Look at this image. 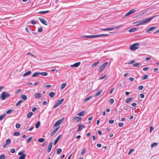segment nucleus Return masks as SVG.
<instances>
[{"instance_id":"obj_1","label":"nucleus","mask_w":159,"mask_h":159,"mask_svg":"<svg viewBox=\"0 0 159 159\" xmlns=\"http://www.w3.org/2000/svg\"><path fill=\"white\" fill-rule=\"evenodd\" d=\"M139 48V43H134L132 45L130 46L129 48L130 50L133 51H135L137 49Z\"/></svg>"},{"instance_id":"obj_2","label":"nucleus","mask_w":159,"mask_h":159,"mask_svg":"<svg viewBox=\"0 0 159 159\" xmlns=\"http://www.w3.org/2000/svg\"><path fill=\"white\" fill-rule=\"evenodd\" d=\"M10 95V94L7 93L6 92L4 91L1 95L0 98L2 100H3L6 98H8Z\"/></svg>"},{"instance_id":"obj_3","label":"nucleus","mask_w":159,"mask_h":159,"mask_svg":"<svg viewBox=\"0 0 159 159\" xmlns=\"http://www.w3.org/2000/svg\"><path fill=\"white\" fill-rule=\"evenodd\" d=\"M108 63V62H106L102 64L100 67L98 69V70L100 72H102L105 67L107 66Z\"/></svg>"},{"instance_id":"obj_4","label":"nucleus","mask_w":159,"mask_h":159,"mask_svg":"<svg viewBox=\"0 0 159 159\" xmlns=\"http://www.w3.org/2000/svg\"><path fill=\"white\" fill-rule=\"evenodd\" d=\"M157 16V15H155L149 18H145L144 20H143V23H144V24L148 22H149V21H150L152 20L153 18Z\"/></svg>"},{"instance_id":"obj_5","label":"nucleus","mask_w":159,"mask_h":159,"mask_svg":"<svg viewBox=\"0 0 159 159\" xmlns=\"http://www.w3.org/2000/svg\"><path fill=\"white\" fill-rule=\"evenodd\" d=\"M64 119V117H63L61 119H60L57 121L56 123L54 125V127H56L57 126L59 125L60 124H61L63 121V120Z\"/></svg>"},{"instance_id":"obj_6","label":"nucleus","mask_w":159,"mask_h":159,"mask_svg":"<svg viewBox=\"0 0 159 159\" xmlns=\"http://www.w3.org/2000/svg\"><path fill=\"white\" fill-rule=\"evenodd\" d=\"M64 100V99L62 98L54 106L53 108L55 109L57 107L61 105Z\"/></svg>"},{"instance_id":"obj_7","label":"nucleus","mask_w":159,"mask_h":159,"mask_svg":"<svg viewBox=\"0 0 159 159\" xmlns=\"http://www.w3.org/2000/svg\"><path fill=\"white\" fill-rule=\"evenodd\" d=\"M39 20L43 24L45 25H47L48 23L46 20L44 19L39 17L38 18Z\"/></svg>"},{"instance_id":"obj_8","label":"nucleus","mask_w":159,"mask_h":159,"mask_svg":"<svg viewBox=\"0 0 159 159\" xmlns=\"http://www.w3.org/2000/svg\"><path fill=\"white\" fill-rule=\"evenodd\" d=\"M136 11V10L134 9H132L129 11L125 15V16L126 17L127 16L130 15L132 14V13H134Z\"/></svg>"},{"instance_id":"obj_9","label":"nucleus","mask_w":159,"mask_h":159,"mask_svg":"<svg viewBox=\"0 0 159 159\" xmlns=\"http://www.w3.org/2000/svg\"><path fill=\"white\" fill-rule=\"evenodd\" d=\"M81 119V117L77 116H75L73 118V121L75 122H78Z\"/></svg>"},{"instance_id":"obj_10","label":"nucleus","mask_w":159,"mask_h":159,"mask_svg":"<svg viewBox=\"0 0 159 159\" xmlns=\"http://www.w3.org/2000/svg\"><path fill=\"white\" fill-rule=\"evenodd\" d=\"M80 63H81L80 62H77L73 65H71L70 67H77L80 65Z\"/></svg>"},{"instance_id":"obj_11","label":"nucleus","mask_w":159,"mask_h":159,"mask_svg":"<svg viewBox=\"0 0 159 159\" xmlns=\"http://www.w3.org/2000/svg\"><path fill=\"white\" fill-rule=\"evenodd\" d=\"M53 143L52 142H51L49 144L48 148L47 149V152H49L51 151L52 149V146Z\"/></svg>"},{"instance_id":"obj_12","label":"nucleus","mask_w":159,"mask_h":159,"mask_svg":"<svg viewBox=\"0 0 159 159\" xmlns=\"http://www.w3.org/2000/svg\"><path fill=\"white\" fill-rule=\"evenodd\" d=\"M78 126L79 128L78 130L77 131V132H79L81 131L82 129L83 128H84L85 127L84 125H79Z\"/></svg>"},{"instance_id":"obj_13","label":"nucleus","mask_w":159,"mask_h":159,"mask_svg":"<svg viewBox=\"0 0 159 159\" xmlns=\"http://www.w3.org/2000/svg\"><path fill=\"white\" fill-rule=\"evenodd\" d=\"M35 98H39L41 97V94L40 93H36L34 95Z\"/></svg>"},{"instance_id":"obj_14","label":"nucleus","mask_w":159,"mask_h":159,"mask_svg":"<svg viewBox=\"0 0 159 159\" xmlns=\"http://www.w3.org/2000/svg\"><path fill=\"white\" fill-rule=\"evenodd\" d=\"M61 136V135H59L57 138L54 141V145H56V143H57L58 141L59 140Z\"/></svg>"},{"instance_id":"obj_15","label":"nucleus","mask_w":159,"mask_h":159,"mask_svg":"<svg viewBox=\"0 0 159 159\" xmlns=\"http://www.w3.org/2000/svg\"><path fill=\"white\" fill-rule=\"evenodd\" d=\"M31 71H28L26 72L22 75L23 77L25 76L26 75H29L31 74Z\"/></svg>"},{"instance_id":"obj_16","label":"nucleus","mask_w":159,"mask_h":159,"mask_svg":"<svg viewBox=\"0 0 159 159\" xmlns=\"http://www.w3.org/2000/svg\"><path fill=\"white\" fill-rule=\"evenodd\" d=\"M49 11L48 10H47L46 11H41L38 12V13L43 14L45 13H48L49 12Z\"/></svg>"},{"instance_id":"obj_17","label":"nucleus","mask_w":159,"mask_h":159,"mask_svg":"<svg viewBox=\"0 0 159 159\" xmlns=\"http://www.w3.org/2000/svg\"><path fill=\"white\" fill-rule=\"evenodd\" d=\"M93 97V96H89L87 98H86L85 99L84 101V102H85L89 100H90L92 97Z\"/></svg>"},{"instance_id":"obj_18","label":"nucleus","mask_w":159,"mask_h":159,"mask_svg":"<svg viewBox=\"0 0 159 159\" xmlns=\"http://www.w3.org/2000/svg\"><path fill=\"white\" fill-rule=\"evenodd\" d=\"M141 66V63H136L133 64V66L134 67H137Z\"/></svg>"},{"instance_id":"obj_19","label":"nucleus","mask_w":159,"mask_h":159,"mask_svg":"<svg viewBox=\"0 0 159 159\" xmlns=\"http://www.w3.org/2000/svg\"><path fill=\"white\" fill-rule=\"evenodd\" d=\"M85 113V111H83L80 112L79 113L77 114V115L79 116H83Z\"/></svg>"},{"instance_id":"obj_20","label":"nucleus","mask_w":159,"mask_h":159,"mask_svg":"<svg viewBox=\"0 0 159 159\" xmlns=\"http://www.w3.org/2000/svg\"><path fill=\"white\" fill-rule=\"evenodd\" d=\"M156 28V26H153V27H151L150 28H148L146 30V32H149L150 31H151L153 29H155V28Z\"/></svg>"},{"instance_id":"obj_21","label":"nucleus","mask_w":159,"mask_h":159,"mask_svg":"<svg viewBox=\"0 0 159 159\" xmlns=\"http://www.w3.org/2000/svg\"><path fill=\"white\" fill-rule=\"evenodd\" d=\"M39 74L41 75L42 76H46L48 74V73L45 72H39Z\"/></svg>"},{"instance_id":"obj_22","label":"nucleus","mask_w":159,"mask_h":159,"mask_svg":"<svg viewBox=\"0 0 159 159\" xmlns=\"http://www.w3.org/2000/svg\"><path fill=\"white\" fill-rule=\"evenodd\" d=\"M112 28H103L101 29V30L102 31H107L112 30Z\"/></svg>"},{"instance_id":"obj_23","label":"nucleus","mask_w":159,"mask_h":159,"mask_svg":"<svg viewBox=\"0 0 159 159\" xmlns=\"http://www.w3.org/2000/svg\"><path fill=\"white\" fill-rule=\"evenodd\" d=\"M55 95V93L53 92H51L49 93V96L51 98H53Z\"/></svg>"},{"instance_id":"obj_24","label":"nucleus","mask_w":159,"mask_h":159,"mask_svg":"<svg viewBox=\"0 0 159 159\" xmlns=\"http://www.w3.org/2000/svg\"><path fill=\"white\" fill-rule=\"evenodd\" d=\"M102 92V90H100L98 92V93H96L95 94V95L94 96V97H97L99 96L101 94V93Z\"/></svg>"},{"instance_id":"obj_25","label":"nucleus","mask_w":159,"mask_h":159,"mask_svg":"<svg viewBox=\"0 0 159 159\" xmlns=\"http://www.w3.org/2000/svg\"><path fill=\"white\" fill-rule=\"evenodd\" d=\"M123 26V25H119L117 26H116V27H112V30H113L114 29H119V28H121Z\"/></svg>"},{"instance_id":"obj_26","label":"nucleus","mask_w":159,"mask_h":159,"mask_svg":"<svg viewBox=\"0 0 159 159\" xmlns=\"http://www.w3.org/2000/svg\"><path fill=\"white\" fill-rule=\"evenodd\" d=\"M21 97L24 101L26 100L27 99V96L24 95H22L21 96Z\"/></svg>"},{"instance_id":"obj_27","label":"nucleus","mask_w":159,"mask_h":159,"mask_svg":"<svg viewBox=\"0 0 159 159\" xmlns=\"http://www.w3.org/2000/svg\"><path fill=\"white\" fill-rule=\"evenodd\" d=\"M136 30H137V29L136 28H132L130 29L129 30V32H133L136 31Z\"/></svg>"},{"instance_id":"obj_28","label":"nucleus","mask_w":159,"mask_h":159,"mask_svg":"<svg viewBox=\"0 0 159 159\" xmlns=\"http://www.w3.org/2000/svg\"><path fill=\"white\" fill-rule=\"evenodd\" d=\"M23 102V101L21 100H20L16 104V106H18L20 105L21 103Z\"/></svg>"},{"instance_id":"obj_29","label":"nucleus","mask_w":159,"mask_h":159,"mask_svg":"<svg viewBox=\"0 0 159 159\" xmlns=\"http://www.w3.org/2000/svg\"><path fill=\"white\" fill-rule=\"evenodd\" d=\"M99 62H100L99 61H98L96 62V63H93L91 65V67H96L99 63Z\"/></svg>"},{"instance_id":"obj_30","label":"nucleus","mask_w":159,"mask_h":159,"mask_svg":"<svg viewBox=\"0 0 159 159\" xmlns=\"http://www.w3.org/2000/svg\"><path fill=\"white\" fill-rule=\"evenodd\" d=\"M20 134V132H15L14 133L13 135L15 136H18Z\"/></svg>"},{"instance_id":"obj_31","label":"nucleus","mask_w":159,"mask_h":159,"mask_svg":"<svg viewBox=\"0 0 159 159\" xmlns=\"http://www.w3.org/2000/svg\"><path fill=\"white\" fill-rule=\"evenodd\" d=\"M66 83H64L62 84L61 85V89H63L66 86Z\"/></svg>"},{"instance_id":"obj_32","label":"nucleus","mask_w":159,"mask_h":159,"mask_svg":"<svg viewBox=\"0 0 159 159\" xmlns=\"http://www.w3.org/2000/svg\"><path fill=\"white\" fill-rule=\"evenodd\" d=\"M26 157V155L25 154H23L19 157V159H25Z\"/></svg>"},{"instance_id":"obj_33","label":"nucleus","mask_w":159,"mask_h":159,"mask_svg":"<svg viewBox=\"0 0 159 159\" xmlns=\"http://www.w3.org/2000/svg\"><path fill=\"white\" fill-rule=\"evenodd\" d=\"M40 125V122L39 121H38L36 124L35 127L36 128H38L39 127Z\"/></svg>"},{"instance_id":"obj_34","label":"nucleus","mask_w":159,"mask_h":159,"mask_svg":"<svg viewBox=\"0 0 159 159\" xmlns=\"http://www.w3.org/2000/svg\"><path fill=\"white\" fill-rule=\"evenodd\" d=\"M6 116V114H4L0 116V121L2 120Z\"/></svg>"},{"instance_id":"obj_35","label":"nucleus","mask_w":159,"mask_h":159,"mask_svg":"<svg viewBox=\"0 0 159 159\" xmlns=\"http://www.w3.org/2000/svg\"><path fill=\"white\" fill-rule=\"evenodd\" d=\"M33 113L31 112H30L28 113L27 115V117L29 118H30L31 116H32Z\"/></svg>"},{"instance_id":"obj_36","label":"nucleus","mask_w":159,"mask_h":159,"mask_svg":"<svg viewBox=\"0 0 159 159\" xmlns=\"http://www.w3.org/2000/svg\"><path fill=\"white\" fill-rule=\"evenodd\" d=\"M11 142V140L8 139H7L6 141V144L9 145L10 143Z\"/></svg>"},{"instance_id":"obj_37","label":"nucleus","mask_w":159,"mask_h":159,"mask_svg":"<svg viewBox=\"0 0 159 159\" xmlns=\"http://www.w3.org/2000/svg\"><path fill=\"white\" fill-rule=\"evenodd\" d=\"M62 151V150L61 148H59L57 149V154H60Z\"/></svg>"},{"instance_id":"obj_38","label":"nucleus","mask_w":159,"mask_h":159,"mask_svg":"<svg viewBox=\"0 0 159 159\" xmlns=\"http://www.w3.org/2000/svg\"><path fill=\"white\" fill-rule=\"evenodd\" d=\"M44 140H45L44 139L42 138H39L38 139V141L40 143H42V142H43L44 141Z\"/></svg>"},{"instance_id":"obj_39","label":"nucleus","mask_w":159,"mask_h":159,"mask_svg":"<svg viewBox=\"0 0 159 159\" xmlns=\"http://www.w3.org/2000/svg\"><path fill=\"white\" fill-rule=\"evenodd\" d=\"M108 35V34H102L99 35H98V37H104L107 36Z\"/></svg>"},{"instance_id":"obj_40","label":"nucleus","mask_w":159,"mask_h":159,"mask_svg":"<svg viewBox=\"0 0 159 159\" xmlns=\"http://www.w3.org/2000/svg\"><path fill=\"white\" fill-rule=\"evenodd\" d=\"M39 74V72H35L32 75L33 77H34L38 75Z\"/></svg>"},{"instance_id":"obj_41","label":"nucleus","mask_w":159,"mask_h":159,"mask_svg":"<svg viewBox=\"0 0 159 159\" xmlns=\"http://www.w3.org/2000/svg\"><path fill=\"white\" fill-rule=\"evenodd\" d=\"M60 128V126H58V127H57L53 131V133H54L55 134L57 131H58V129H59Z\"/></svg>"},{"instance_id":"obj_42","label":"nucleus","mask_w":159,"mask_h":159,"mask_svg":"<svg viewBox=\"0 0 159 159\" xmlns=\"http://www.w3.org/2000/svg\"><path fill=\"white\" fill-rule=\"evenodd\" d=\"M138 24L136 25L137 26H138L139 25H142L143 24H144L143 22V20L141 21H139L138 22Z\"/></svg>"},{"instance_id":"obj_43","label":"nucleus","mask_w":159,"mask_h":159,"mask_svg":"<svg viewBox=\"0 0 159 159\" xmlns=\"http://www.w3.org/2000/svg\"><path fill=\"white\" fill-rule=\"evenodd\" d=\"M157 144L158 143H154L151 144V147L152 148H153L154 147L156 146Z\"/></svg>"},{"instance_id":"obj_44","label":"nucleus","mask_w":159,"mask_h":159,"mask_svg":"<svg viewBox=\"0 0 159 159\" xmlns=\"http://www.w3.org/2000/svg\"><path fill=\"white\" fill-rule=\"evenodd\" d=\"M32 139V137H30L29 139H28L26 140L27 143H29L31 141Z\"/></svg>"},{"instance_id":"obj_45","label":"nucleus","mask_w":159,"mask_h":159,"mask_svg":"<svg viewBox=\"0 0 159 159\" xmlns=\"http://www.w3.org/2000/svg\"><path fill=\"white\" fill-rule=\"evenodd\" d=\"M148 78V76L147 75H145L143 77L142 79V80H144L147 79Z\"/></svg>"},{"instance_id":"obj_46","label":"nucleus","mask_w":159,"mask_h":159,"mask_svg":"<svg viewBox=\"0 0 159 159\" xmlns=\"http://www.w3.org/2000/svg\"><path fill=\"white\" fill-rule=\"evenodd\" d=\"M13 110L12 109H9V110H7L6 111V113L7 114H9L10 113L12 112H13Z\"/></svg>"},{"instance_id":"obj_47","label":"nucleus","mask_w":159,"mask_h":159,"mask_svg":"<svg viewBox=\"0 0 159 159\" xmlns=\"http://www.w3.org/2000/svg\"><path fill=\"white\" fill-rule=\"evenodd\" d=\"M132 99V98H128L125 101V102L126 103L129 102L130 101H131Z\"/></svg>"},{"instance_id":"obj_48","label":"nucleus","mask_w":159,"mask_h":159,"mask_svg":"<svg viewBox=\"0 0 159 159\" xmlns=\"http://www.w3.org/2000/svg\"><path fill=\"white\" fill-rule=\"evenodd\" d=\"M5 156L4 155L2 154L0 155V159H5Z\"/></svg>"},{"instance_id":"obj_49","label":"nucleus","mask_w":159,"mask_h":159,"mask_svg":"<svg viewBox=\"0 0 159 159\" xmlns=\"http://www.w3.org/2000/svg\"><path fill=\"white\" fill-rule=\"evenodd\" d=\"M31 24L33 25H35L37 23V22L36 20H31Z\"/></svg>"},{"instance_id":"obj_50","label":"nucleus","mask_w":159,"mask_h":159,"mask_svg":"<svg viewBox=\"0 0 159 159\" xmlns=\"http://www.w3.org/2000/svg\"><path fill=\"white\" fill-rule=\"evenodd\" d=\"M25 151H22L20 152L18 154L19 155H22L23 154V153Z\"/></svg>"},{"instance_id":"obj_51","label":"nucleus","mask_w":159,"mask_h":159,"mask_svg":"<svg viewBox=\"0 0 159 159\" xmlns=\"http://www.w3.org/2000/svg\"><path fill=\"white\" fill-rule=\"evenodd\" d=\"M143 86L142 85H141V86H139L138 87V89L139 90H141L143 89Z\"/></svg>"},{"instance_id":"obj_52","label":"nucleus","mask_w":159,"mask_h":159,"mask_svg":"<svg viewBox=\"0 0 159 159\" xmlns=\"http://www.w3.org/2000/svg\"><path fill=\"white\" fill-rule=\"evenodd\" d=\"M107 76V75H105L103 76H102L99 78V79L100 80H102L104 79Z\"/></svg>"},{"instance_id":"obj_53","label":"nucleus","mask_w":159,"mask_h":159,"mask_svg":"<svg viewBox=\"0 0 159 159\" xmlns=\"http://www.w3.org/2000/svg\"><path fill=\"white\" fill-rule=\"evenodd\" d=\"M20 124H17L16 125V128L18 129L20 128Z\"/></svg>"},{"instance_id":"obj_54","label":"nucleus","mask_w":159,"mask_h":159,"mask_svg":"<svg viewBox=\"0 0 159 159\" xmlns=\"http://www.w3.org/2000/svg\"><path fill=\"white\" fill-rule=\"evenodd\" d=\"M133 150H134L133 149H130L128 153V154L130 155L131 153L133 152Z\"/></svg>"},{"instance_id":"obj_55","label":"nucleus","mask_w":159,"mask_h":159,"mask_svg":"<svg viewBox=\"0 0 159 159\" xmlns=\"http://www.w3.org/2000/svg\"><path fill=\"white\" fill-rule=\"evenodd\" d=\"M91 38L98 37V35H90Z\"/></svg>"},{"instance_id":"obj_56","label":"nucleus","mask_w":159,"mask_h":159,"mask_svg":"<svg viewBox=\"0 0 159 159\" xmlns=\"http://www.w3.org/2000/svg\"><path fill=\"white\" fill-rule=\"evenodd\" d=\"M135 62V60H131L129 62L128 64H132L134 63Z\"/></svg>"},{"instance_id":"obj_57","label":"nucleus","mask_w":159,"mask_h":159,"mask_svg":"<svg viewBox=\"0 0 159 159\" xmlns=\"http://www.w3.org/2000/svg\"><path fill=\"white\" fill-rule=\"evenodd\" d=\"M108 122L109 123L112 124L114 122V120H109Z\"/></svg>"},{"instance_id":"obj_58","label":"nucleus","mask_w":159,"mask_h":159,"mask_svg":"<svg viewBox=\"0 0 159 159\" xmlns=\"http://www.w3.org/2000/svg\"><path fill=\"white\" fill-rule=\"evenodd\" d=\"M110 102L111 104H112L114 102V100L112 98H111L110 99Z\"/></svg>"},{"instance_id":"obj_59","label":"nucleus","mask_w":159,"mask_h":159,"mask_svg":"<svg viewBox=\"0 0 159 159\" xmlns=\"http://www.w3.org/2000/svg\"><path fill=\"white\" fill-rule=\"evenodd\" d=\"M119 127H121L124 125V124L123 123H120L118 124Z\"/></svg>"},{"instance_id":"obj_60","label":"nucleus","mask_w":159,"mask_h":159,"mask_svg":"<svg viewBox=\"0 0 159 159\" xmlns=\"http://www.w3.org/2000/svg\"><path fill=\"white\" fill-rule=\"evenodd\" d=\"M86 152V150L85 148H84L82 151L81 154L83 155Z\"/></svg>"},{"instance_id":"obj_61","label":"nucleus","mask_w":159,"mask_h":159,"mask_svg":"<svg viewBox=\"0 0 159 159\" xmlns=\"http://www.w3.org/2000/svg\"><path fill=\"white\" fill-rule=\"evenodd\" d=\"M84 38H91L90 35H85L82 37Z\"/></svg>"},{"instance_id":"obj_62","label":"nucleus","mask_w":159,"mask_h":159,"mask_svg":"<svg viewBox=\"0 0 159 159\" xmlns=\"http://www.w3.org/2000/svg\"><path fill=\"white\" fill-rule=\"evenodd\" d=\"M139 97L141 98H143L144 97V95L143 94H140L139 95Z\"/></svg>"},{"instance_id":"obj_63","label":"nucleus","mask_w":159,"mask_h":159,"mask_svg":"<svg viewBox=\"0 0 159 159\" xmlns=\"http://www.w3.org/2000/svg\"><path fill=\"white\" fill-rule=\"evenodd\" d=\"M10 152L12 153H14L15 152V150L14 148L12 149L11 150Z\"/></svg>"},{"instance_id":"obj_64","label":"nucleus","mask_w":159,"mask_h":159,"mask_svg":"<svg viewBox=\"0 0 159 159\" xmlns=\"http://www.w3.org/2000/svg\"><path fill=\"white\" fill-rule=\"evenodd\" d=\"M47 142L46 141L45 142H44L43 144H42V146L43 147H44L45 145H46L47 144Z\"/></svg>"}]
</instances>
